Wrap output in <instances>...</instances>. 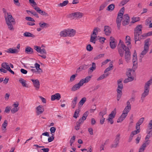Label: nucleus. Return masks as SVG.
Returning <instances> with one entry per match:
<instances>
[{
    "instance_id": "obj_1",
    "label": "nucleus",
    "mask_w": 152,
    "mask_h": 152,
    "mask_svg": "<svg viewBox=\"0 0 152 152\" xmlns=\"http://www.w3.org/2000/svg\"><path fill=\"white\" fill-rule=\"evenodd\" d=\"M124 7H123L119 11L116 19V23L118 29H120L121 22L122 20V24L124 26L128 25L129 22V17L128 14L124 15Z\"/></svg>"
},
{
    "instance_id": "obj_2",
    "label": "nucleus",
    "mask_w": 152,
    "mask_h": 152,
    "mask_svg": "<svg viewBox=\"0 0 152 152\" xmlns=\"http://www.w3.org/2000/svg\"><path fill=\"white\" fill-rule=\"evenodd\" d=\"M91 77L88 76L85 78L81 79L78 83L74 85L71 88V90L72 91H75L80 88L84 83L88 82L91 80Z\"/></svg>"
},
{
    "instance_id": "obj_3",
    "label": "nucleus",
    "mask_w": 152,
    "mask_h": 152,
    "mask_svg": "<svg viewBox=\"0 0 152 152\" xmlns=\"http://www.w3.org/2000/svg\"><path fill=\"white\" fill-rule=\"evenodd\" d=\"M149 40L148 39H146L145 40V44L144 46V49L141 53L140 57L141 58V61H142V59L143 58L144 56L148 52L149 49Z\"/></svg>"
},
{
    "instance_id": "obj_4",
    "label": "nucleus",
    "mask_w": 152,
    "mask_h": 152,
    "mask_svg": "<svg viewBox=\"0 0 152 152\" xmlns=\"http://www.w3.org/2000/svg\"><path fill=\"white\" fill-rule=\"evenodd\" d=\"M34 49L38 52L40 53L41 54H43L42 55H39V56L41 57L44 59H45L46 58L47 52L45 49H41L40 47L37 46H34Z\"/></svg>"
},
{
    "instance_id": "obj_5",
    "label": "nucleus",
    "mask_w": 152,
    "mask_h": 152,
    "mask_svg": "<svg viewBox=\"0 0 152 152\" xmlns=\"http://www.w3.org/2000/svg\"><path fill=\"white\" fill-rule=\"evenodd\" d=\"M118 53L121 57H122L124 54V50L125 51V50L128 48H129L126 46L124 45H122L121 46L118 45Z\"/></svg>"
},
{
    "instance_id": "obj_6",
    "label": "nucleus",
    "mask_w": 152,
    "mask_h": 152,
    "mask_svg": "<svg viewBox=\"0 0 152 152\" xmlns=\"http://www.w3.org/2000/svg\"><path fill=\"white\" fill-rule=\"evenodd\" d=\"M4 18L5 19L6 23H13L14 24H15V20L10 13L8 15H7L6 16H5Z\"/></svg>"
},
{
    "instance_id": "obj_7",
    "label": "nucleus",
    "mask_w": 152,
    "mask_h": 152,
    "mask_svg": "<svg viewBox=\"0 0 152 152\" xmlns=\"http://www.w3.org/2000/svg\"><path fill=\"white\" fill-rule=\"evenodd\" d=\"M83 14L81 12H74L70 14L69 15V17L73 18H81L83 16Z\"/></svg>"
},
{
    "instance_id": "obj_8",
    "label": "nucleus",
    "mask_w": 152,
    "mask_h": 152,
    "mask_svg": "<svg viewBox=\"0 0 152 152\" xmlns=\"http://www.w3.org/2000/svg\"><path fill=\"white\" fill-rule=\"evenodd\" d=\"M131 58V53L129 49H125V61L128 62Z\"/></svg>"
},
{
    "instance_id": "obj_9",
    "label": "nucleus",
    "mask_w": 152,
    "mask_h": 152,
    "mask_svg": "<svg viewBox=\"0 0 152 152\" xmlns=\"http://www.w3.org/2000/svg\"><path fill=\"white\" fill-rule=\"evenodd\" d=\"M126 105H127L124 109L123 113L127 115L128 113L131 109V105L129 101L127 102Z\"/></svg>"
},
{
    "instance_id": "obj_10",
    "label": "nucleus",
    "mask_w": 152,
    "mask_h": 152,
    "mask_svg": "<svg viewBox=\"0 0 152 152\" xmlns=\"http://www.w3.org/2000/svg\"><path fill=\"white\" fill-rule=\"evenodd\" d=\"M126 105H127L124 109L123 113L127 115L128 113L131 109V105L129 101L127 102Z\"/></svg>"
},
{
    "instance_id": "obj_11",
    "label": "nucleus",
    "mask_w": 152,
    "mask_h": 152,
    "mask_svg": "<svg viewBox=\"0 0 152 152\" xmlns=\"http://www.w3.org/2000/svg\"><path fill=\"white\" fill-rule=\"evenodd\" d=\"M44 111V108L42 105H40L36 108V113L37 115L42 114Z\"/></svg>"
},
{
    "instance_id": "obj_12",
    "label": "nucleus",
    "mask_w": 152,
    "mask_h": 152,
    "mask_svg": "<svg viewBox=\"0 0 152 152\" xmlns=\"http://www.w3.org/2000/svg\"><path fill=\"white\" fill-rule=\"evenodd\" d=\"M19 102H16L13 104L12 106L14 107L11 110V112L12 113H15L19 110Z\"/></svg>"
},
{
    "instance_id": "obj_13",
    "label": "nucleus",
    "mask_w": 152,
    "mask_h": 152,
    "mask_svg": "<svg viewBox=\"0 0 152 152\" xmlns=\"http://www.w3.org/2000/svg\"><path fill=\"white\" fill-rule=\"evenodd\" d=\"M122 80L120 79L118 80L117 83L118 86L117 89V93H122V90L123 89V86L122 82Z\"/></svg>"
},
{
    "instance_id": "obj_14",
    "label": "nucleus",
    "mask_w": 152,
    "mask_h": 152,
    "mask_svg": "<svg viewBox=\"0 0 152 152\" xmlns=\"http://www.w3.org/2000/svg\"><path fill=\"white\" fill-rule=\"evenodd\" d=\"M110 48L112 49H114L115 48L117 45V43L115 41V39L113 37H110Z\"/></svg>"
},
{
    "instance_id": "obj_15",
    "label": "nucleus",
    "mask_w": 152,
    "mask_h": 152,
    "mask_svg": "<svg viewBox=\"0 0 152 152\" xmlns=\"http://www.w3.org/2000/svg\"><path fill=\"white\" fill-rule=\"evenodd\" d=\"M33 83L34 87L36 90H38L40 87V83L39 80L38 79L34 80L32 79L31 80Z\"/></svg>"
},
{
    "instance_id": "obj_16",
    "label": "nucleus",
    "mask_w": 152,
    "mask_h": 152,
    "mask_svg": "<svg viewBox=\"0 0 152 152\" xmlns=\"http://www.w3.org/2000/svg\"><path fill=\"white\" fill-rule=\"evenodd\" d=\"M34 9L38 13L42 15H44L45 16H48V13L45 11L41 10L39 7L37 6L35 7H34Z\"/></svg>"
},
{
    "instance_id": "obj_17",
    "label": "nucleus",
    "mask_w": 152,
    "mask_h": 152,
    "mask_svg": "<svg viewBox=\"0 0 152 152\" xmlns=\"http://www.w3.org/2000/svg\"><path fill=\"white\" fill-rule=\"evenodd\" d=\"M66 30L67 34V36L68 37H73L76 34V31L74 29L71 28H68Z\"/></svg>"
},
{
    "instance_id": "obj_18",
    "label": "nucleus",
    "mask_w": 152,
    "mask_h": 152,
    "mask_svg": "<svg viewBox=\"0 0 152 152\" xmlns=\"http://www.w3.org/2000/svg\"><path fill=\"white\" fill-rule=\"evenodd\" d=\"M61 98V95L59 93H56L51 96V99L52 101H54L56 99L59 100Z\"/></svg>"
},
{
    "instance_id": "obj_19",
    "label": "nucleus",
    "mask_w": 152,
    "mask_h": 152,
    "mask_svg": "<svg viewBox=\"0 0 152 152\" xmlns=\"http://www.w3.org/2000/svg\"><path fill=\"white\" fill-rule=\"evenodd\" d=\"M149 143L150 141H148V140H147L145 142L143 143L142 146L140 148L139 152H143L147 145H148L149 144Z\"/></svg>"
},
{
    "instance_id": "obj_20",
    "label": "nucleus",
    "mask_w": 152,
    "mask_h": 152,
    "mask_svg": "<svg viewBox=\"0 0 152 152\" xmlns=\"http://www.w3.org/2000/svg\"><path fill=\"white\" fill-rule=\"evenodd\" d=\"M152 84V79L149 80L145 83V85L144 90L149 92L150 86Z\"/></svg>"
},
{
    "instance_id": "obj_21",
    "label": "nucleus",
    "mask_w": 152,
    "mask_h": 152,
    "mask_svg": "<svg viewBox=\"0 0 152 152\" xmlns=\"http://www.w3.org/2000/svg\"><path fill=\"white\" fill-rule=\"evenodd\" d=\"M104 31L106 35H109L111 33V29L109 26H105L104 27Z\"/></svg>"
},
{
    "instance_id": "obj_22",
    "label": "nucleus",
    "mask_w": 152,
    "mask_h": 152,
    "mask_svg": "<svg viewBox=\"0 0 152 152\" xmlns=\"http://www.w3.org/2000/svg\"><path fill=\"white\" fill-rule=\"evenodd\" d=\"M19 51V49L10 48L7 51H6V52L11 53H18Z\"/></svg>"
},
{
    "instance_id": "obj_23",
    "label": "nucleus",
    "mask_w": 152,
    "mask_h": 152,
    "mask_svg": "<svg viewBox=\"0 0 152 152\" xmlns=\"http://www.w3.org/2000/svg\"><path fill=\"white\" fill-rule=\"evenodd\" d=\"M142 26L141 25H138L135 28L134 32L138 33L139 34H142Z\"/></svg>"
},
{
    "instance_id": "obj_24",
    "label": "nucleus",
    "mask_w": 152,
    "mask_h": 152,
    "mask_svg": "<svg viewBox=\"0 0 152 152\" xmlns=\"http://www.w3.org/2000/svg\"><path fill=\"white\" fill-rule=\"evenodd\" d=\"M19 82L22 84L23 87H28V85L26 83V80L22 78H20L19 80Z\"/></svg>"
},
{
    "instance_id": "obj_25",
    "label": "nucleus",
    "mask_w": 152,
    "mask_h": 152,
    "mask_svg": "<svg viewBox=\"0 0 152 152\" xmlns=\"http://www.w3.org/2000/svg\"><path fill=\"white\" fill-rule=\"evenodd\" d=\"M96 69V64L94 62H93L92 64V66L91 67L88 69V72L89 73H91L94 71Z\"/></svg>"
},
{
    "instance_id": "obj_26",
    "label": "nucleus",
    "mask_w": 152,
    "mask_h": 152,
    "mask_svg": "<svg viewBox=\"0 0 152 152\" xmlns=\"http://www.w3.org/2000/svg\"><path fill=\"white\" fill-rule=\"evenodd\" d=\"M26 12L28 13V14L29 15H30V13L32 15H34L35 17H36L37 18H39V16H38V14H37V13L34 11H33V10H26Z\"/></svg>"
},
{
    "instance_id": "obj_27",
    "label": "nucleus",
    "mask_w": 152,
    "mask_h": 152,
    "mask_svg": "<svg viewBox=\"0 0 152 152\" xmlns=\"http://www.w3.org/2000/svg\"><path fill=\"white\" fill-rule=\"evenodd\" d=\"M127 116V115H125L124 113H123L120 117L118 119L117 122L118 123L121 122L125 119Z\"/></svg>"
},
{
    "instance_id": "obj_28",
    "label": "nucleus",
    "mask_w": 152,
    "mask_h": 152,
    "mask_svg": "<svg viewBox=\"0 0 152 152\" xmlns=\"http://www.w3.org/2000/svg\"><path fill=\"white\" fill-rule=\"evenodd\" d=\"M77 97H75L72 101L71 103V106L72 107L73 109L75 107L76 104L77 102Z\"/></svg>"
},
{
    "instance_id": "obj_29",
    "label": "nucleus",
    "mask_w": 152,
    "mask_h": 152,
    "mask_svg": "<svg viewBox=\"0 0 152 152\" xmlns=\"http://www.w3.org/2000/svg\"><path fill=\"white\" fill-rule=\"evenodd\" d=\"M25 52L28 54H31L33 53V50L30 47H28L26 48Z\"/></svg>"
},
{
    "instance_id": "obj_30",
    "label": "nucleus",
    "mask_w": 152,
    "mask_h": 152,
    "mask_svg": "<svg viewBox=\"0 0 152 152\" xmlns=\"http://www.w3.org/2000/svg\"><path fill=\"white\" fill-rule=\"evenodd\" d=\"M59 35L61 37H66L67 36V34L66 29H64L61 31L59 33Z\"/></svg>"
},
{
    "instance_id": "obj_31",
    "label": "nucleus",
    "mask_w": 152,
    "mask_h": 152,
    "mask_svg": "<svg viewBox=\"0 0 152 152\" xmlns=\"http://www.w3.org/2000/svg\"><path fill=\"white\" fill-rule=\"evenodd\" d=\"M34 66L37 71L39 73H41L42 72V70L40 68V66L39 64L37 63H36L34 64Z\"/></svg>"
},
{
    "instance_id": "obj_32",
    "label": "nucleus",
    "mask_w": 152,
    "mask_h": 152,
    "mask_svg": "<svg viewBox=\"0 0 152 152\" xmlns=\"http://www.w3.org/2000/svg\"><path fill=\"white\" fill-rule=\"evenodd\" d=\"M39 26L42 28H44L48 27L49 26V25L48 24L44 23L43 22L39 23Z\"/></svg>"
},
{
    "instance_id": "obj_33",
    "label": "nucleus",
    "mask_w": 152,
    "mask_h": 152,
    "mask_svg": "<svg viewBox=\"0 0 152 152\" xmlns=\"http://www.w3.org/2000/svg\"><path fill=\"white\" fill-rule=\"evenodd\" d=\"M23 35L25 37H31L32 38L35 37V36L34 35L29 32H26L24 33Z\"/></svg>"
},
{
    "instance_id": "obj_34",
    "label": "nucleus",
    "mask_w": 152,
    "mask_h": 152,
    "mask_svg": "<svg viewBox=\"0 0 152 152\" xmlns=\"http://www.w3.org/2000/svg\"><path fill=\"white\" fill-rule=\"evenodd\" d=\"M116 114V109H115L113 111L111 112L110 114L109 115V118L113 119L115 117Z\"/></svg>"
},
{
    "instance_id": "obj_35",
    "label": "nucleus",
    "mask_w": 152,
    "mask_h": 152,
    "mask_svg": "<svg viewBox=\"0 0 152 152\" xmlns=\"http://www.w3.org/2000/svg\"><path fill=\"white\" fill-rule=\"evenodd\" d=\"M134 71L132 69L128 70L126 72V75L128 77H133L132 74L134 73Z\"/></svg>"
},
{
    "instance_id": "obj_36",
    "label": "nucleus",
    "mask_w": 152,
    "mask_h": 152,
    "mask_svg": "<svg viewBox=\"0 0 152 152\" xmlns=\"http://www.w3.org/2000/svg\"><path fill=\"white\" fill-rule=\"evenodd\" d=\"M6 23L7 25L8 28L9 30H14L13 25L14 24H13V23Z\"/></svg>"
},
{
    "instance_id": "obj_37",
    "label": "nucleus",
    "mask_w": 152,
    "mask_h": 152,
    "mask_svg": "<svg viewBox=\"0 0 152 152\" xmlns=\"http://www.w3.org/2000/svg\"><path fill=\"white\" fill-rule=\"evenodd\" d=\"M149 91L144 90V92L142 94L141 97V99L143 101L145 98L148 94Z\"/></svg>"
},
{
    "instance_id": "obj_38",
    "label": "nucleus",
    "mask_w": 152,
    "mask_h": 152,
    "mask_svg": "<svg viewBox=\"0 0 152 152\" xmlns=\"http://www.w3.org/2000/svg\"><path fill=\"white\" fill-rule=\"evenodd\" d=\"M115 8V5L114 4H111L107 8V10L110 11H113Z\"/></svg>"
},
{
    "instance_id": "obj_39",
    "label": "nucleus",
    "mask_w": 152,
    "mask_h": 152,
    "mask_svg": "<svg viewBox=\"0 0 152 152\" xmlns=\"http://www.w3.org/2000/svg\"><path fill=\"white\" fill-rule=\"evenodd\" d=\"M96 36L91 35L90 41L94 44H95L96 43Z\"/></svg>"
},
{
    "instance_id": "obj_40",
    "label": "nucleus",
    "mask_w": 152,
    "mask_h": 152,
    "mask_svg": "<svg viewBox=\"0 0 152 152\" xmlns=\"http://www.w3.org/2000/svg\"><path fill=\"white\" fill-rule=\"evenodd\" d=\"M69 3V1L68 0H66L64 1L63 3H60L58 4V6L59 7H63L67 5Z\"/></svg>"
},
{
    "instance_id": "obj_41",
    "label": "nucleus",
    "mask_w": 152,
    "mask_h": 152,
    "mask_svg": "<svg viewBox=\"0 0 152 152\" xmlns=\"http://www.w3.org/2000/svg\"><path fill=\"white\" fill-rule=\"evenodd\" d=\"M1 66L4 69H6L7 70L10 67L8 64L6 62L3 63L1 64Z\"/></svg>"
},
{
    "instance_id": "obj_42",
    "label": "nucleus",
    "mask_w": 152,
    "mask_h": 152,
    "mask_svg": "<svg viewBox=\"0 0 152 152\" xmlns=\"http://www.w3.org/2000/svg\"><path fill=\"white\" fill-rule=\"evenodd\" d=\"M133 66L134 69H135L137 67V59H132Z\"/></svg>"
},
{
    "instance_id": "obj_43",
    "label": "nucleus",
    "mask_w": 152,
    "mask_h": 152,
    "mask_svg": "<svg viewBox=\"0 0 152 152\" xmlns=\"http://www.w3.org/2000/svg\"><path fill=\"white\" fill-rule=\"evenodd\" d=\"M141 34H139L138 33L134 32V40L136 43V41L139 40V36Z\"/></svg>"
},
{
    "instance_id": "obj_44",
    "label": "nucleus",
    "mask_w": 152,
    "mask_h": 152,
    "mask_svg": "<svg viewBox=\"0 0 152 152\" xmlns=\"http://www.w3.org/2000/svg\"><path fill=\"white\" fill-rule=\"evenodd\" d=\"M134 77H128V78L124 80V83H127L129 82L132 81L133 80Z\"/></svg>"
},
{
    "instance_id": "obj_45",
    "label": "nucleus",
    "mask_w": 152,
    "mask_h": 152,
    "mask_svg": "<svg viewBox=\"0 0 152 152\" xmlns=\"http://www.w3.org/2000/svg\"><path fill=\"white\" fill-rule=\"evenodd\" d=\"M86 97H84L82 98L78 103L79 106L81 105L82 106L86 101Z\"/></svg>"
},
{
    "instance_id": "obj_46",
    "label": "nucleus",
    "mask_w": 152,
    "mask_h": 152,
    "mask_svg": "<svg viewBox=\"0 0 152 152\" xmlns=\"http://www.w3.org/2000/svg\"><path fill=\"white\" fill-rule=\"evenodd\" d=\"M7 125V121L6 120H4V123L3 124L2 126V130H6V127Z\"/></svg>"
},
{
    "instance_id": "obj_47",
    "label": "nucleus",
    "mask_w": 152,
    "mask_h": 152,
    "mask_svg": "<svg viewBox=\"0 0 152 152\" xmlns=\"http://www.w3.org/2000/svg\"><path fill=\"white\" fill-rule=\"evenodd\" d=\"M80 110L79 109H78L75 110L74 113L73 117L75 118H77L79 116V113Z\"/></svg>"
},
{
    "instance_id": "obj_48",
    "label": "nucleus",
    "mask_w": 152,
    "mask_h": 152,
    "mask_svg": "<svg viewBox=\"0 0 152 152\" xmlns=\"http://www.w3.org/2000/svg\"><path fill=\"white\" fill-rule=\"evenodd\" d=\"M108 75V74H103L101 75L97 79V80L99 81L103 79L104 78L107 77Z\"/></svg>"
},
{
    "instance_id": "obj_49",
    "label": "nucleus",
    "mask_w": 152,
    "mask_h": 152,
    "mask_svg": "<svg viewBox=\"0 0 152 152\" xmlns=\"http://www.w3.org/2000/svg\"><path fill=\"white\" fill-rule=\"evenodd\" d=\"M107 113V109H104L102 111H101L99 113V115L100 116H103Z\"/></svg>"
},
{
    "instance_id": "obj_50",
    "label": "nucleus",
    "mask_w": 152,
    "mask_h": 152,
    "mask_svg": "<svg viewBox=\"0 0 152 152\" xmlns=\"http://www.w3.org/2000/svg\"><path fill=\"white\" fill-rule=\"evenodd\" d=\"M98 29L99 30V28H95L93 30V32L91 35L96 36L98 33Z\"/></svg>"
},
{
    "instance_id": "obj_51",
    "label": "nucleus",
    "mask_w": 152,
    "mask_h": 152,
    "mask_svg": "<svg viewBox=\"0 0 152 152\" xmlns=\"http://www.w3.org/2000/svg\"><path fill=\"white\" fill-rule=\"evenodd\" d=\"M119 142L115 141L114 143L112 144L111 145V148H116L118 146V144Z\"/></svg>"
},
{
    "instance_id": "obj_52",
    "label": "nucleus",
    "mask_w": 152,
    "mask_h": 152,
    "mask_svg": "<svg viewBox=\"0 0 152 152\" xmlns=\"http://www.w3.org/2000/svg\"><path fill=\"white\" fill-rule=\"evenodd\" d=\"M29 3L31 4V6L34 8V7H36L37 4L35 2L34 0H29Z\"/></svg>"
},
{
    "instance_id": "obj_53",
    "label": "nucleus",
    "mask_w": 152,
    "mask_h": 152,
    "mask_svg": "<svg viewBox=\"0 0 152 152\" xmlns=\"http://www.w3.org/2000/svg\"><path fill=\"white\" fill-rule=\"evenodd\" d=\"M113 67V64H111L110 65V66L108 67V68H107L105 70H104V73H106L108 71H109L110 70L112 69V68Z\"/></svg>"
},
{
    "instance_id": "obj_54",
    "label": "nucleus",
    "mask_w": 152,
    "mask_h": 152,
    "mask_svg": "<svg viewBox=\"0 0 152 152\" xmlns=\"http://www.w3.org/2000/svg\"><path fill=\"white\" fill-rule=\"evenodd\" d=\"M86 50L89 51H91L93 49V47L91 46V45L90 44H88L87 45L86 47Z\"/></svg>"
},
{
    "instance_id": "obj_55",
    "label": "nucleus",
    "mask_w": 152,
    "mask_h": 152,
    "mask_svg": "<svg viewBox=\"0 0 152 152\" xmlns=\"http://www.w3.org/2000/svg\"><path fill=\"white\" fill-rule=\"evenodd\" d=\"M77 74H75L74 75H72L70 77V79L69 80L70 82H72L74 81L75 79V77L77 76Z\"/></svg>"
},
{
    "instance_id": "obj_56",
    "label": "nucleus",
    "mask_w": 152,
    "mask_h": 152,
    "mask_svg": "<svg viewBox=\"0 0 152 152\" xmlns=\"http://www.w3.org/2000/svg\"><path fill=\"white\" fill-rule=\"evenodd\" d=\"M152 131L151 130L149 132V133H148V134L147 135L146 138L145 140L146 141L148 139L152 136Z\"/></svg>"
},
{
    "instance_id": "obj_57",
    "label": "nucleus",
    "mask_w": 152,
    "mask_h": 152,
    "mask_svg": "<svg viewBox=\"0 0 152 152\" xmlns=\"http://www.w3.org/2000/svg\"><path fill=\"white\" fill-rule=\"evenodd\" d=\"M132 23H134L135 22L138 21L140 20L139 18L138 17H134L132 18Z\"/></svg>"
},
{
    "instance_id": "obj_58",
    "label": "nucleus",
    "mask_w": 152,
    "mask_h": 152,
    "mask_svg": "<svg viewBox=\"0 0 152 152\" xmlns=\"http://www.w3.org/2000/svg\"><path fill=\"white\" fill-rule=\"evenodd\" d=\"M88 65L84 64L82 66H81L79 67V69H80V70H82L84 69H85L86 68L88 67Z\"/></svg>"
},
{
    "instance_id": "obj_59",
    "label": "nucleus",
    "mask_w": 152,
    "mask_h": 152,
    "mask_svg": "<svg viewBox=\"0 0 152 152\" xmlns=\"http://www.w3.org/2000/svg\"><path fill=\"white\" fill-rule=\"evenodd\" d=\"M40 138L41 139V141L42 142H43L44 143H48V142H47V139L46 137H42V135H41V137H40Z\"/></svg>"
},
{
    "instance_id": "obj_60",
    "label": "nucleus",
    "mask_w": 152,
    "mask_h": 152,
    "mask_svg": "<svg viewBox=\"0 0 152 152\" xmlns=\"http://www.w3.org/2000/svg\"><path fill=\"white\" fill-rule=\"evenodd\" d=\"M88 111L85 112L83 114V116L82 118L83 120H85L86 119V117L88 116Z\"/></svg>"
},
{
    "instance_id": "obj_61",
    "label": "nucleus",
    "mask_w": 152,
    "mask_h": 152,
    "mask_svg": "<svg viewBox=\"0 0 152 152\" xmlns=\"http://www.w3.org/2000/svg\"><path fill=\"white\" fill-rule=\"evenodd\" d=\"M100 122L101 124H103L105 118L103 116H100Z\"/></svg>"
},
{
    "instance_id": "obj_62",
    "label": "nucleus",
    "mask_w": 152,
    "mask_h": 152,
    "mask_svg": "<svg viewBox=\"0 0 152 152\" xmlns=\"http://www.w3.org/2000/svg\"><path fill=\"white\" fill-rule=\"evenodd\" d=\"M130 0H123L120 3V4L122 6H124Z\"/></svg>"
},
{
    "instance_id": "obj_63",
    "label": "nucleus",
    "mask_w": 152,
    "mask_h": 152,
    "mask_svg": "<svg viewBox=\"0 0 152 152\" xmlns=\"http://www.w3.org/2000/svg\"><path fill=\"white\" fill-rule=\"evenodd\" d=\"M120 134H117L116 135L115 139L114 141L119 142V140H120Z\"/></svg>"
},
{
    "instance_id": "obj_64",
    "label": "nucleus",
    "mask_w": 152,
    "mask_h": 152,
    "mask_svg": "<svg viewBox=\"0 0 152 152\" xmlns=\"http://www.w3.org/2000/svg\"><path fill=\"white\" fill-rule=\"evenodd\" d=\"M11 109V107L9 106H7L5 109L4 112L6 113H9Z\"/></svg>"
}]
</instances>
